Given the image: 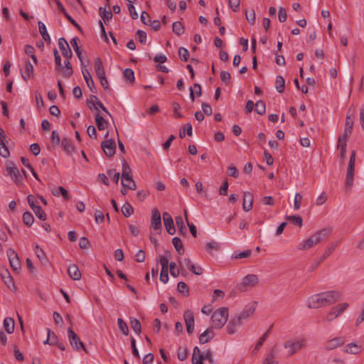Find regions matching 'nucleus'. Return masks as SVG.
I'll return each instance as SVG.
<instances>
[{
	"instance_id": "43",
	"label": "nucleus",
	"mask_w": 364,
	"mask_h": 364,
	"mask_svg": "<svg viewBox=\"0 0 364 364\" xmlns=\"http://www.w3.org/2000/svg\"><path fill=\"white\" fill-rule=\"evenodd\" d=\"M99 100L98 97L96 95H91L90 99L87 100V105L90 109L98 110V107H97V102Z\"/></svg>"
},
{
	"instance_id": "30",
	"label": "nucleus",
	"mask_w": 364,
	"mask_h": 364,
	"mask_svg": "<svg viewBox=\"0 0 364 364\" xmlns=\"http://www.w3.org/2000/svg\"><path fill=\"white\" fill-rule=\"evenodd\" d=\"M192 364H203V354L197 346L193 349Z\"/></svg>"
},
{
	"instance_id": "4",
	"label": "nucleus",
	"mask_w": 364,
	"mask_h": 364,
	"mask_svg": "<svg viewBox=\"0 0 364 364\" xmlns=\"http://www.w3.org/2000/svg\"><path fill=\"white\" fill-rule=\"evenodd\" d=\"M228 308L223 307L216 310L211 316L212 327L215 328H221L228 321Z\"/></svg>"
},
{
	"instance_id": "39",
	"label": "nucleus",
	"mask_w": 364,
	"mask_h": 364,
	"mask_svg": "<svg viewBox=\"0 0 364 364\" xmlns=\"http://www.w3.org/2000/svg\"><path fill=\"white\" fill-rule=\"evenodd\" d=\"M255 312V309L252 307H249L247 309H244L240 314L237 315L238 318L243 322L244 320L248 318L251 316Z\"/></svg>"
},
{
	"instance_id": "55",
	"label": "nucleus",
	"mask_w": 364,
	"mask_h": 364,
	"mask_svg": "<svg viewBox=\"0 0 364 364\" xmlns=\"http://www.w3.org/2000/svg\"><path fill=\"white\" fill-rule=\"evenodd\" d=\"M178 291L186 296H188L189 294V288L188 286L184 282H180L178 283Z\"/></svg>"
},
{
	"instance_id": "12",
	"label": "nucleus",
	"mask_w": 364,
	"mask_h": 364,
	"mask_svg": "<svg viewBox=\"0 0 364 364\" xmlns=\"http://www.w3.org/2000/svg\"><path fill=\"white\" fill-rule=\"evenodd\" d=\"M7 255L11 267L14 271L18 270L21 268V262L17 253L14 250L10 249L7 251Z\"/></svg>"
},
{
	"instance_id": "22",
	"label": "nucleus",
	"mask_w": 364,
	"mask_h": 364,
	"mask_svg": "<svg viewBox=\"0 0 364 364\" xmlns=\"http://www.w3.org/2000/svg\"><path fill=\"white\" fill-rule=\"evenodd\" d=\"M338 149H340V156L342 161L345 159L346 153V140L343 139V134L338 139Z\"/></svg>"
},
{
	"instance_id": "16",
	"label": "nucleus",
	"mask_w": 364,
	"mask_h": 364,
	"mask_svg": "<svg viewBox=\"0 0 364 364\" xmlns=\"http://www.w3.org/2000/svg\"><path fill=\"white\" fill-rule=\"evenodd\" d=\"M253 200L254 197L252 193L248 191L244 193L242 208L245 212H248L252 210Z\"/></svg>"
},
{
	"instance_id": "10",
	"label": "nucleus",
	"mask_w": 364,
	"mask_h": 364,
	"mask_svg": "<svg viewBox=\"0 0 364 364\" xmlns=\"http://www.w3.org/2000/svg\"><path fill=\"white\" fill-rule=\"evenodd\" d=\"M101 147L108 157H112L116 152V144L113 139L102 141Z\"/></svg>"
},
{
	"instance_id": "6",
	"label": "nucleus",
	"mask_w": 364,
	"mask_h": 364,
	"mask_svg": "<svg viewBox=\"0 0 364 364\" xmlns=\"http://www.w3.org/2000/svg\"><path fill=\"white\" fill-rule=\"evenodd\" d=\"M355 151H352L348 162L347 174L346 178V188L350 190L353 184V176L355 171Z\"/></svg>"
},
{
	"instance_id": "24",
	"label": "nucleus",
	"mask_w": 364,
	"mask_h": 364,
	"mask_svg": "<svg viewBox=\"0 0 364 364\" xmlns=\"http://www.w3.org/2000/svg\"><path fill=\"white\" fill-rule=\"evenodd\" d=\"M96 125L100 131L104 130L107 128L108 122L103 118L100 112L95 114Z\"/></svg>"
},
{
	"instance_id": "52",
	"label": "nucleus",
	"mask_w": 364,
	"mask_h": 364,
	"mask_svg": "<svg viewBox=\"0 0 364 364\" xmlns=\"http://www.w3.org/2000/svg\"><path fill=\"white\" fill-rule=\"evenodd\" d=\"M33 212L35 213L37 218H38L41 220H46V214L43 210L41 206L38 205L37 207H35L33 209H32Z\"/></svg>"
},
{
	"instance_id": "26",
	"label": "nucleus",
	"mask_w": 364,
	"mask_h": 364,
	"mask_svg": "<svg viewBox=\"0 0 364 364\" xmlns=\"http://www.w3.org/2000/svg\"><path fill=\"white\" fill-rule=\"evenodd\" d=\"M38 24L39 32H40V34L41 35L43 39L46 43H50V36H49V34H48V33L47 31V28H46V25L43 22H41V21H38Z\"/></svg>"
},
{
	"instance_id": "5",
	"label": "nucleus",
	"mask_w": 364,
	"mask_h": 364,
	"mask_svg": "<svg viewBox=\"0 0 364 364\" xmlns=\"http://www.w3.org/2000/svg\"><path fill=\"white\" fill-rule=\"evenodd\" d=\"M130 167L126 161L124 160L122 164V185L123 187H127V188L130 190H135L136 188V185L132 179Z\"/></svg>"
},
{
	"instance_id": "35",
	"label": "nucleus",
	"mask_w": 364,
	"mask_h": 364,
	"mask_svg": "<svg viewBox=\"0 0 364 364\" xmlns=\"http://www.w3.org/2000/svg\"><path fill=\"white\" fill-rule=\"evenodd\" d=\"M172 243L176 249V250L177 251V252L179 254V255H183L184 254V248H183V243L181 242V240L178 237H175L173 238L172 240Z\"/></svg>"
},
{
	"instance_id": "40",
	"label": "nucleus",
	"mask_w": 364,
	"mask_h": 364,
	"mask_svg": "<svg viewBox=\"0 0 364 364\" xmlns=\"http://www.w3.org/2000/svg\"><path fill=\"white\" fill-rule=\"evenodd\" d=\"M7 144L8 141L6 139V141L0 142V156L4 158H8L10 155V152Z\"/></svg>"
},
{
	"instance_id": "17",
	"label": "nucleus",
	"mask_w": 364,
	"mask_h": 364,
	"mask_svg": "<svg viewBox=\"0 0 364 364\" xmlns=\"http://www.w3.org/2000/svg\"><path fill=\"white\" fill-rule=\"evenodd\" d=\"M345 343V338L343 337H336L328 341L326 343V348L327 350H333L338 346Z\"/></svg>"
},
{
	"instance_id": "32",
	"label": "nucleus",
	"mask_w": 364,
	"mask_h": 364,
	"mask_svg": "<svg viewBox=\"0 0 364 364\" xmlns=\"http://www.w3.org/2000/svg\"><path fill=\"white\" fill-rule=\"evenodd\" d=\"M175 220H176V225L178 229V232L181 235H183V236L186 235L187 230H186V225H184L182 217L181 215L176 216Z\"/></svg>"
},
{
	"instance_id": "8",
	"label": "nucleus",
	"mask_w": 364,
	"mask_h": 364,
	"mask_svg": "<svg viewBox=\"0 0 364 364\" xmlns=\"http://www.w3.org/2000/svg\"><path fill=\"white\" fill-rule=\"evenodd\" d=\"M68 338L70 345L75 349L80 350L82 348L86 351L85 347L83 343L80 341L78 336L73 331L72 328L69 327L68 329Z\"/></svg>"
},
{
	"instance_id": "19",
	"label": "nucleus",
	"mask_w": 364,
	"mask_h": 364,
	"mask_svg": "<svg viewBox=\"0 0 364 364\" xmlns=\"http://www.w3.org/2000/svg\"><path fill=\"white\" fill-rule=\"evenodd\" d=\"M82 72L84 80L86 82L90 90H91V92L95 93L97 91H96V88L95 86V82H94L93 80L92 79L90 72L87 69L82 70Z\"/></svg>"
},
{
	"instance_id": "57",
	"label": "nucleus",
	"mask_w": 364,
	"mask_h": 364,
	"mask_svg": "<svg viewBox=\"0 0 364 364\" xmlns=\"http://www.w3.org/2000/svg\"><path fill=\"white\" fill-rule=\"evenodd\" d=\"M339 243L340 241H336L335 242L331 243L326 250V251L324 252L323 255L322 256L323 259L327 258L332 253V252L334 251V250L336 248Z\"/></svg>"
},
{
	"instance_id": "41",
	"label": "nucleus",
	"mask_w": 364,
	"mask_h": 364,
	"mask_svg": "<svg viewBox=\"0 0 364 364\" xmlns=\"http://www.w3.org/2000/svg\"><path fill=\"white\" fill-rule=\"evenodd\" d=\"M275 83H276L277 90L279 93L283 92L284 90V87H285V81H284L283 77L280 76V75L277 76Z\"/></svg>"
},
{
	"instance_id": "13",
	"label": "nucleus",
	"mask_w": 364,
	"mask_h": 364,
	"mask_svg": "<svg viewBox=\"0 0 364 364\" xmlns=\"http://www.w3.org/2000/svg\"><path fill=\"white\" fill-rule=\"evenodd\" d=\"M58 46L62 52L63 55L68 59H70L73 56L72 50L68 43L67 41L64 38H60L58 40Z\"/></svg>"
},
{
	"instance_id": "45",
	"label": "nucleus",
	"mask_w": 364,
	"mask_h": 364,
	"mask_svg": "<svg viewBox=\"0 0 364 364\" xmlns=\"http://www.w3.org/2000/svg\"><path fill=\"white\" fill-rule=\"evenodd\" d=\"M251 255H252V250H245L243 252H235L232 254V257L234 259H239L250 257L251 256Z\"/></svg>"
},
{
	"instance_id": "63",
	"label": "nucleus",
	"mask_w": 364,
	"mask_h": 364,
	"mask_svg": "<svg viewBox=\"0 0 364 364\" xmlns=\"http://www.w3.org/2000/svg\"><path fill=\"white\" fill-rule=\"evenodd\" d=\"M178 358L181 361H183L186 360L188 355V350L186 348H179L178 350Z\"/></svg>"
},
{
	"instance_id": "25",
	"label": "nucleus",
	"mask_w": 364,
	"mask_h": 364,
	"mask_svg": "<svg viewBox=\"0 0 364 364\" xmlns=\"http://www.w3.org/2000/svg\"><path fill=\"white\" fill-rule=\"evenodd\" d=\"M213 336L214 333L211 329L208 328L200 334L199 336V342L201 344H204L208 342L212 338H213Z\"/></svg>"
},
{
	"instance_id": "1",
	"label": "nucleus",
	"mask_w": 364,
	"mask_h": 364,
	"mask_svg": "<svg viewBox=\"0 0 364 364\" xmlns=\"http://www.w3.org/2000/svg\"><path fill=\"white\" fill-rule=\"evenodd\" d=\"M340 293L336 291H329L314 294L308 299L307 306L309 309H319L329 306L335 304L340 299Z\"/></svg>"
},
{
	"instance_id": "51",
	"label": "nucleus",
	"mask_w": 364,
	"mask_h": 364,
	"mask_svg": "<svg viewBox=\"0 0 364 364\" xmlns=\"http://www.w3.org/2000/svg\"><path fill=\"white\" fill-rule=\"evenodd\" d=\"M57 71L63 75V77L67 78L70 77L73 73L72 66H68L67 68H65L61 65V68H59V70Z\"/></svg>"
},
{
	"instance_id": "21",
	"label": "nucleus",
	"mask_w": 364,
	"mask_h": 364,
	"mask_svg": "<svg viewBox=\"0 0 364 364\" xmlns=\"http://www.w3.org/2000/svg\"><path fill=\"white\" fill-rule=\"evenodd\" d=\"M353 127V121L350 118L349 115L346 117L345 129L343 132V139L347 140V139L350 136L352 132Z\"/></svg>"
},
{
	"instance_id": "3",
	"label": "nucleus",
	"mask_w": 364,
	"mask_h": 364,
	"mask_svg": "<svg viewBox=\"0 0 364 364\" xmlns=\"http://www.w3.org/2000/svg\"><path fill=\"white\" fill-rule=\"evenodd\" d=\"M305 338H293L287 340L284 343V353L287 357H290L296 353L299 350L305 348Z\"/></svg>"
},
{
	"instance_id": "34",
	"label": "nucleus",
	"mask_w": 364,
	"mask_h": 364,
	"mask_svg": "<svg viewBox=\"0 0 364 364\" xmlns=\"http://www.w3.org/2000/svg\"><path fill=\"white\" fill-rule=\"evenodd\" d=\"M36 255L43 265H47L48 260L46 256L44 251L39 247L38 245L36 246Z\"/></svg>"
},
{
	"instance_id": "18",
	"label": "nucleus",
	"mask_w": 364,
	"mask_h": 364,
	"mask_svg": "<svg viewBox=\"0 0 364 364\" xmlns=\"http://www.w3.org/2000/svg\"><path fill=\"white\" fill-rule=\"evenodd\" d=\"M106 1H107L106 6L108 8H109V0H106ZM99 13H100V16L104 20L105 23H107V22H108L110 19L112 18L113 15H112V13L110 9L107 10L106 8L100 7L99 9Z\"/></svg>"
},
{
	"instance_id": "53",
	"label": "nucleus",
	"mask_w": 364,
	"mask_h": 364,
	"mask_svg": "<svg viewBox=\"0 0 364 364\" xmlns=\"http://www.w3.org/2000/svg\"><path fill=\"white\" fill-rule=\"evenodd\" d=\"M178 55H179V58L182 60H184L186 62V61H188V60L189 58L190 53H189V51L188 50V49L181 47L178 49Z\"/></svg>"
},
{
	"instance_id": "60",
	"label": "nucleus",
	"mask_w": 364,
	"mask_h": 364,
	"mask_svg": "<svg viewBox=\"0 0 364 364\" xmlns=\"http://www.w3.org/2000/svg\"><path fill=\"white\" fill-rule=\"evenodd\" d=\"M245 14H246V18H247V21L251 25L255 24V18H256L255 11L253 9H250V11L247 10L245 12Z\"/></svg>"
},
{
	"instance_id": "48",
	"label": "nucleus",
	"mask_w": 364,
	"mask_h": 364,
	"mask_svg": "<svg viewBox=\"0 0 364 364\" xmlns=\"http://www.w3.org/2000/svg\"><path fill=\"white\" fill-rule=\"evenodd\" d=\"M255 112L259 114L263 115L266 111L265 104L262 100H258L255 105Z\"/></svg>"
},
{
	"instance_id": "23",
	"label": "nucleus",
	"mask_w": 364,
	"mask_h": 364,
	"mask_svg": "<svg viewBox=\"0 0 364 364\" xmlns=\"http://www.w3.org/2000/svg\"><path fill=\"white\" fill-rule=\"evenodd\" d=\"M33 75V66L30 61H26L25 65L24 73H21V77L27 81Z\"/></svg>"
},
{
	"instance_id": "59",
	"label": "nucleus",
	"mask_w": 364,
	"mask_h": 364,
	"mask_svg": "<svg viewBox=\"0 0 364 364\" xmlns=\"http://www.w3.org/2000/svg\"><path fill=\"white\" fill-rule=\"evenodd\" d=\"M11 176L12 177L16 185H20L21 183L22 177L18 168H14L12 176Z\"/></svg>"
},
{
	"instance_id": "29",
	"label": "nucleus",
	"mask_w": 364,
	"mask_h": 364,
	"mask_svg": "<svg viewBox=\"0 0 364 364\" xmlns=\"http://www.w3.org/2000/svg\"><path fill=\"white\" fill-rule=\"evenodd\" d=\"M95 70L98 77H101L105 75V71L103 67L102 61L100 58H97L95 60Z\"/></svg>"
},
{
	"instance_id": "33",
	"label": "nucleus",
	"mask_w": 364,
	"mask_h": 364,
	"mask_svg": "<svg viewBox=\"0 0 364 364\" xmlns=\"http://www.w3.org/2000/svg\"><path fill=\"white\" fill-rule=\"evenodd\" d=\"M78 41H79V38L77 37H75L70 41V44L73 47V49L75 50L79 60H80L81 63L82 64V51H81L80 47L78 46V43H77Z\"/></svg>"
},
{
	"instance_id": "28",
	"label": "nucleus",
	"mask_w": 364,
	"mask_h": 364,
	"mask_svg": "<svg viewBox=\"0 0 364 364\" xmlns=\"http://www.w3.org/2000/svg\"><path fill=\"white\" fill-rule=\"evenodd\" d=\"M178 264H179V268L176 269V263L173 262H171L170 263V265H169L170 273H171V275L173 276V277H177L180 274L181 271V273L183 274V271L184 270V268L183 267L180 260L178 261Z\"/></svg>"
},
{
	"instance_id": "7",
	"label": "nucleus",
	"mask_w": 364,
	"mask_h": 364,
	"mask_svg": "<svg viewBox=\"0 0 364 364\" xmlns=\"http://www.w3.org/2000/svg\"><path fill=\"white\" fill-rule=\"evenodd\" d=\"M259 283L258 277L253 274L246 275L241 283L237 285V289L240 291H246L257 286Z\"/></svg>"
},
{
	"instance_id": "56",
	"label": "nucleus",
	"mask_w": 364,
	"mask_h": 364,
	"mask_svg": "<svg viewBox=\"0 0 364 364\" xmlns=\"http://www.w3.org/2000/svg\"><path fill=\"white\" fill-rule=\"evenodd\" d=\"M360 348L354 343L348 344L346 346V352L356 354L358 353Z\"/></svg>"
},
{
	"instance_id": "61",
	"label": "nucleus",
	"mask_w": 364,
	"mask_h": 364,
	"mask_svg": "<svg viewBox=\"0 0 364 364\" xmlns=\"http://www.w3.org/2000/svg\"><path fill=\"white\" fill-rule=\"evenodd\" d=\"M58 341L57 340V337L54 333H51L49 329H48V338L47 340L45 341V343H48L50 345H54L58 343Z\"/></svg>"
},
{
	"instance_id": "46",
	"label": "nucleus",
	"mask_w": 364,
	"mask_h": 364,
	"mask_svg": "<svg viewBox=\"0 0 364 364\" xmlns=\"http://www.w3.org/2000/svg\"><path fill=\"white\" fill-rule=\"evenodd\" d=\"M122 214L128 218L134 213V208L129 203H125L122 208Z\"/></svg>"
},
{
	"instance_id": "54",
	"label": "nucleus",
	"mask_w": 364,
	"mask_h": 364,
	"mask_svg": "<svg viewBox=\"0 0 364 364\" xmlns=\"http://www.w3.org/2000/svg\"><path fill=\"white\" fill-rule=\"evenodd\" d=\"M184 215H185V218H186L187 225H188V226L189 228L191 233L192 234V235L194 237H197V229H196V227L193 223H189L188 219L187 210H185Z\"/></svg>"
},
{
	"instance_id": "58",
	"label": "nucleus",
	"mask_w": 364,
	"mask_h": 364,
	"mask_svg": "<svg viewBox=\"0 0 364 364\" xmlns=\"http://www.w3.org/2000/svg\"><path fill=\"white\" fill-rule=\"evenodd\" d=\"M124 77L127 80L130 81L131 82H133L134 81V71L130 68H126L124 72Z\"/></svg>"
},
{
	"instance_id": "37",
	"label": "nucleus",
	"mask_w": 364,
	"mask_h": 364,
	"mask_svg": "<svg viewBox=\"0 0 364 364\" xmlns=\"http://www.w3.org/2000/svg\"><path fill=\"white\" fill-rule=\"evenodd\" d=\"M277 356V347L274 346L270 353L266 357L263 364H274V359Z\"/></svg>"
},
{
	"instance_id": "15",
	"label": "nucleus",
	"mask_w": 364,
	"mask_h": 364,
	"mask_svg": "<svg viewBox=\"0 0 364 364\" xmlns=\"http://www.w3.org/2000/svg\"><path fill=\"white\" fill-rule=\"evenodd\" d=\"M243 322L238 318L237 316L232 318L226 327L227 332L229 334H234L237 331V328L242 326Z\"/></svg>"
},
{
	"instance_id": "47",
	"label": "nucleus",
	"mask_w": 364,
	"mask_h": 364,
	"mask_svg": "<svg viewBox=\"0 0 364 364\" xmlns=\"http://www.w3.org/2000/svg\"><path fill=\"white\" fill-rule=\"evenodd\" d=\"M172 28L173 32L178 36H181L184 33V27L180 21L174 22L173 23Z\"/></svg>"
},
{
	"instance_id": "64",
	"label": "nucleus",
	"mask_w": 364,
	"mask_h": 364,
	"mask_svg": "<svg viewBox=\"0 0 364 364\" xmlns=\"http://www.w3.org/2000/svg\"><path fill=\"white\" fill-rule=\"evenodd\" d=\"M278 18H279V21L282 23L285 22L287 19V11H286L285 9H284L283 7L279 8Z\"/></svg>"
},
{
	"instance_id": "62",
	"label": "nucleus",
	"mask_w": 364,
	"mask_h": 364,
	"mask_svg": "<svg viewBox=\"0 0 364 364\" xmlns=\"http://www.w3.org/2000/svg\"><path fill=\"white\" fill-rule=\"evenodd\" d=\"M5 273L7 275L6 277L2 275V279H4V283L7 285L9 288L14 287L13 278L11 277L9 272L7 270H5Z\"/></svg>"
},
{
	"instance_id": "31",
	"label": "nucleus",
	"mask_w": 364,
	"mask_h": 364,
	"mask_svg": "<svg viewBox=\"0 0 364 364\" xmlns=\"http://www.w3.org/2000/svg\"><path fill=\"white\" fill-rule=\"evenodd\" d=\"M61 145L65 151L68 154H71L75 150V146H73L70 139L67 138H63L61 141Z\"/></svg>"
},
{
	"instance_id": "27",
	"label": "nucleus",
	"mask_w": 364,
	"mask_h": 364,
	"mask_svg": "<svg viewBox=\"0 0 364 364\" xmlns=\"http://www.w3.org/2000/svg\"><path fill=\"white\" fill-rule=\"evenodd\" d=\"M4 327L8 333H12L15 327L14 320L11 317H6L4 320Z\"/></svg>"
},
{
	"instance_id": "42",
	"label": "nucleus",
	"mask_w": 364,
	"mask_h": 364,
	"mask_svg": "<svg viewBox=\"0 0 364 364\" xmlns=\"http://www.w3.org/2000/svg\"><path fill=\"white\" fill-rule=\"evenodd\" d=\"M23 222L27 227H31L34 222L33 215L30 212H25L23 214Z\"/></svg>"
},
{
	"instance_id": "44",
	"label": "nucleus",
	"mask_w": 364,
	"mask_h": 364,
	"mask_svg": "<svg viewBox=\"0 0 364 364\" xmlns=\"http://www.w3.org/2000/svg\"><path fill=\"white\" fill-rule=\"evenodd\" d=\"M286 220L290 221L294 225L299 226L301 228L303 224V220L302 218L300 215H290L287 216Z\"/></svg>"
},
{
	"instance_id": "2",
	"label": "nucleus",
	"mask_w": 364,
	"mask_h": 364,
	"mask_svg": "<svg viewBox=\"0 0 364 364\" xmlns=\"http://www.w3.org/2000/svg\"><path fill=\"white\" fill-rule=\"evenodd\" d=\"M331 233V230L330 228H323L320 230L300 243L297 246V248L300 250H307L319 243L327 240L330 237Z\"/></svg>"
},
{
	"instance_id": "11",
	"label": "nucleus",
	"mask_w": 364,
	"mask_h": 364,
	"mask_svg": "<svg viewBox=\"0 0 364 364\" xmlns=\"http://www.w3.org/2000/svg\"><path fill=\"white\" fill-rule=\"evenodd\" d=\"M151 227L155 230H161V218L159 210L154 208L151 211Z\"/></svg>"
},
{
	"instance_id": "20",
	"label": "nucleus",
	"mask_w": 364,
	"mask_h": 364,
	"mask_svg": "<svg viewBox=\"0 0 364 364\" xmlns=\"http://www.w3.org/2000/svg\"><path fill=\"white\" fill-rule=\"evenodd\" d=\"M68 272L73 280H79L81 278V272L76 264H71L68 267Z\"/></svg>"
},
{
	"instance_id": "38",
	"label": "nucleus",
	"mask_w": 364,
	"mask_h": 364,
	"mask_svg": "<svg viewBox=\"0 0 364 364\" xmlns=\"http://www.w3.org/2000/svg\"><path fill=\"white\" fill-rule=\"evenodd\" d=\"M131 328L138 335L141 332V325L140 321L136 318H131L130 321Z\"/></svg>"
},
{
	"instance_id": "49",
	"label": "nucleus",
	"mask_w": 364,
	"mask_h": 364,
	"mask_svg": "<svg viewBox=\"0 0 364 364\" xmlns=\"http://www.w3.org/2000/svg\"><path fill=\"white\" fill-rule=\"evenodd\" d=\"M117 324L118 328L119 331L125 336H128L129 334V328L127 325V323L124 322V321L122 318H118L117 319Z\"/></svg>"
},
{
	"instance_id": "50",
	"label": "nucleus",
	"mask_w": 364,
	"mask_h": 364,
	"mask_svg": "<svg viewBox=\"0 0 364 364\" xmlns=\"http://www.w3.org/2000/svg\"><path fill=\"white\" fill-rule=\"evenodd\" d=\"M166 231L170 235H173L176 232V228L174 226L173 220L171 219L170 220H166V221L164 222Z\"/></svg>"
},
{
	"instance_id": "9",
	"label": "nucleus",
	"mask_w": 364,
	"mask_h": 364,
	"mask_svg": "<svg viewBox=\"0 0 364 364\" xmlns=\"http://www.w3.org/2000/svg\"><path fill=\"white\" fill-rule=\"evenodd\" d=\"M348 306V304L343 303L336 305L326 315V321H331L341 315Z\"/></svg>"
},
{
	"instance_id": "36",
	"label": "nucleus",
	"mask_w": 364,
	"mask_h": 364,
	"mask_svg": "<svg viewBox=\"0 0 364 364\" xmlns=\"http://www.w3.org/2000/svg\"><path fill=\"white\" fill-rule=\"evenodd\" d=\"M186 132L188 136H192L193 129L192 125L190 123H188L183 126L179 131V136L181 138L185 137Z\"/></svg>"
},
{
	"instance_id": "14",
	"label": "nucleus",
	"mask_w": 364,
	"mask_h": 364,
	"mask_svg": "<svg viewBox=\"0 0 364 364\" xmlns=\"http://www.w3.org/2000/svg\"><path fill=\"white\" fill-rule=\"evenodd\" d=\"M186 331L188 334H191L194 329V316L193 313L188 310L183 314Z\"/></svg>"
}]
</instances>
